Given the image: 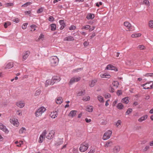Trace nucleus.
I'll use <instances>...</instances> for the list:
<instances>
[{"label": "nucleus", "instance_id": "nucleus-1", "mask_svg": "<svg viewBox=\"0 0 153 153\" xmlns=\"http://www.w3.org/2000/svg\"><path fill=\"white\" fill-rule=\"evenodd\" d=\"M46 108L43 106H42L38 108L35 113V116L36 117L41 116L42 114L46 111Z\"/></svg>", "mask_w": 153, "mask_h": 153}, {"label": "nucleus", "instance_id": "nucleus-2", "mask_svg": "<svg viewBox=\"0 0 153 153\" xmlns=\"http://www.w3.org/2000/svg\"><path fill=\"white\" fill-rule=\"evenodd\" d=\"M89 144L87 142H83L80 146L79 150L81 152H85L88 148Z\"/></svg>", "mask_w": 153, "mask_h": 153}, {"label": "nucleus", "instance_id": "nucleus-3", "mask_svg": "<svg viewBox=\"0 0 153 153\" xmlns=\"http://www.w3.org/2000/svg\"><path fill=\"white\" fill-rule=\"evenodd\" d=\"M50 60L51 65L53 66L58 65L59 61L57 57L54 56H52Z\"/></svg>", "mask_w": 153, "mask_h": 153}, {"label": "nucleus", "instance_id": "nucleus-4", "mask_svg": "<svg viewBox=\"0 0 153 153\" xmlns=\"http://www.w3.org/2000/svg\"><path fill=\"white\" fill-rule=\"evenodd\" d=\"M112 131L110 130H108L104 134L103 137L102 139L104 140H106L109 139L111 134H112Z\"/></svg>", "mask_w": 153, "mask_h": 153}, {"label": "nucleus", "instance_id": "nucleus-5", "mask_svg": "<svg viewBox=\"0 0 153 153\" xmlns=\"http://www.w3.org/2000/svg\"><path fill=\"white\" fill-rule=\"evenodd\" d=\"M10 123L16 127H18L19 125V123L18 119L15 118H11L10 120Z\"/></svg>", "mask_w": 153, "mask_h": 153}, {"label": "nucleus", "instance_id": "nucleus-6", "mask_svg": "<svg viewBox=\"0 0 153 153\" xmlns=\"http://www.w3.org/2000/svg\"><path fill=\"white\" fill-rule=\"evenodd\" d=\"M153 82H149L141 85V86L143 87V88L144 89L152 88L153 87Z\"/></svg>", "mask_w": 153, "mask_h": 153}, {"label": "nucleus", "instance_id": "nucleus-7", "mask_svg": "<svg viewBox=\"0 0 153 153\" xmlns=\"http://www.w3.org/2000/svg\"><path fill=\"white\" fill-rule=\"evenodd\" d=\"M47 133V131L45 130L42 131V134L40 135L39 138V143H42L43 142V141L45 139Z\"/></svg>", "mask_w": 153, "mask_h": 153}, {"label": "nucleus", "instance_id": "nucleus-8", "mask_svg": "<svg viewBox=\"0 0 153 153\" xmlns=\"http://www.w3.org/2000/svg\"><path fill=\"white\" fill-rule=\"evenodd\" d=\"M81 79L79 77H75L72 78L70 80L69 83L72 84L75 82L79 81Z\"/></svg>", "mask_w": 153, "mask_h": 153}, {"label": "nucleus", "instance_id": "nucleus-9", "mask_svg": "<svg viewBox=\"0 0 153 153\" xmlns=\"http://www.w3.org/2000/svg\"><path fill=\"white\" fill-rule=\"evenodd\" d=\"M55 133V132L54 131L51 130L50 131L47 136L46 138L49 140L52 139L54 137Z\"/></svg>", "mask_w": 153, "mask_h": 153}, {"label": "nucleus", "instance_id": "nucleus-10", "mask_svg": "<svg viewBox=\"0 0 153 153\" xmlns=\"http://www.w3.org/2000/svg\"><path fill=\"white\" fill-rule=\"evenodd\" d=\"M124 25L127 28V31H131V24L128 22H125L124 23Z\"/></svg>", "mask_w": 153, "mask_h": 153}, {"label": "nucleus", "instance_id": "nucleus-11", "mask_svg": "<svg viewBox=\"0 0 153 153\" xmlns=\"http://www.w3.org/2000/svg\"><path fill=\"white\" fill-rule=\"evenodd\" d=\"M51 80L54 84L55 83L59 82L61 80V79L59 76H53Z\"/></svg>", "mask_w": 153, "mask_h": 153}, {"label": "nucleus", "instance_id": "nucleus-12", "mask_svg": "<svg viewBox=\"0 0 153 153\" xmlns=\"http://www.w3.org/2000/svg\"><path fill=\"white\" fill-rule=\"evenodd\" d=\"M16 105L17 107L22 108L25 106V103L23 101H19L16 102Z\"/></svg>", "mask_w": 153, "mask_h": 153}, {"label": "nucleus", "instance_id": "nucleus-13", "mask_svg": "<svg viewBox=\"0 0 153 153\" xmlns=\"http://www.w3.org/2000/svg\"><path fill=\"white\" fill-rule=\"evenodd\" d=\"M0 129L6 133H8L9 132V131L6 126L1 123H0Z\"/></svg>", "mask_w": 153, "mask_h": 153}, {"label": "nucleus", "instance_id": "nucleus-14", "mask_svg": "<svg viewBox=\"0 0 153 153\" xmlns=\"http://www.w3.org/2000/svg\"><path fill=\"white\" fill-rule=\"evenodd\" d=\"M106 69L107 70H114L116 71H118L117 68L111 65H108L106 68Z\"/></svg>", "mask_w": 153, "mask_h": 153}, {"label": "nucleus", "instance_id": "nucleus-15", "mask_svg": "<svg viewBox=\"0 0 153 153\" xmlns=\"http://www.w3.org/2000/svg\"><path fill=\"white\" fill-rule=\"evenodd\" d=\"M58 115V113L56 111H53L51 112L50 114V116L53 119H54Z\"/></svg>", "mask_w": 153, "mask_h": 153}, {"label": "nucleus", "instance_id": "nucleus-16", "mask_svg": "<svg viewBox=\"0 0 153 153\" xmlns=\"http://www.w3.org/2000/svg\"><path fill=\"white\" fill-rule=\"evenodd\" d=\"M30 53V52L29 51H25L24 53L23 56V60H26L28 57Z\"/></svg>", "mask_w": 153, "mask_h": 153}, {"label": "nucleus", "instance_id": "nucleus-17", "mask_svg": "<svg viewBox=\"0 0 153 153\" xmlns=\"http://www.w3.org/2000/svg\"><path fill=\"white\" fill-rule=\"evenodd\" d=\"M77 112V111L76 110H72L68 114V116L71 117H75Z\"/></svg>", "mask_w": 153, "mask_h": 153}, {"label": "nucleus", "instance_id": "nucleus-18", "mask_svg": "<svg viewBox=\"0 0 153 153\" xmlns=\"http://www.w3.org/2000/svg\"><path fill=\"white\" fill-rule=\"evenodd\" d=\"M63 142V139L58 138L56 141L55 145L56 146H58L62 144Z\"/></svg>", "mask_w": 153, "mask_h": 153}, {"label": "nucleus", "instance_id": "nucleus-19", "mask_svg": "<svg viewBox=\"0 0 153 153\" xmlns=\"http://www.w3.org/2000/svg\"><path fill=\"white\" fill-rule=\"evenodd\" d=\"M148 118V115H145L140 118L138 121L139 122H141L145 120Z\"/></svg>", "mask_w": 153, "mask_h": 153}, {"label": "nucleus", "instance_id": "nucleus-20", "mask_svg": "<svg viewBox=\"0 0 153 153\" xmlns=\"http://www.w3.org/2000/svg\"><path fill=\"white\" fill-rule=\"evenodd\" d=\"M100 76L102 78H109L110 77V75L107 73H105L104 74H101L100 75Z\"/></svg>", "mask_w": 153, "mask_h": 153}, {"label": "nucleus", "instance_id": "nucleus-21", "mask_svg": "<svg viewBox=\"0 0 153 153\" xmlns=\"http://www.w3.org/2000/svg\"><path fill=\"white\" fill-rule=\"evenodd\" d=\"M63 99L62 97H59L56 99V103L58 104H60L62 102Z\"/></svg>", "mask_w": 153, "mask_h": 153}, {"label": "nucleus", "instance_id": "nucleus-22", "mask_svg": "<svg viewBox=\"0 0 153 153\" xmlns=\"http://www.w3.org/2000/svg\"><path fill=\"white\" fill-rule=\"evenodd\" d=\"M97 99L99 101L100 103H103L104 102L103 97L99 95L97 96Z\"/></svg>", "mask_w": 153, "mask_h": 153}, {"label": "nucleus", "instance_id": "nucleus-23", "mask_svg": "<svg viewBox=\"0 0 153 153\" xmlns=\"http://www.w3.org/2000/svg\"><path fill=\"white\" fill-rule=\"evenodd\" d=\"M97 82L96 80H92L89 82V85L90 87H92L95 85L96 82Z\"/></svg>", "mask_w": 153, "mask_h": 153}, {"label": "nucleus", "instance_id": "nucleus-24", "mask_svg": "<svg viewBox=\"0 0 153 153\" xmlns=\"http://www.w3.org/2000/svg\"><path fill=\"white\" fill-rule=\"evenodd\" d=\"M13 66V62H9L8 63L5 67V69H10Z\"/></svg>", "mask_w": 153, "mask_h": 153}, {"label": "nucleus", "instance_id": "nucleus-25", "mask_svg": "<svg viewBox=\"0 0 153 153\" xmlns=\"http://www.w3.org/2000/svg\"><path fill=\"white\" fill-rule=\"evenodd\" d=\"M74 37L72 36H69L65 37L64 39V41H71L74 40Z\"/></svg>", "mask_w": 153, "mask_h": 153}, {"label": "nucleus", "instance_id": "nucleus-26", "mask_svg": "<svg viewBox=\"0 0 153 153\" xmlns=\"http://www.w3.org/2000/svg\"><path fill=\"white\" fill-rule=\"evenodd\" d=\"M59 23L61 25V27L60 28V30H62L64 27L65 24L64 22V21L63 20H60L59 21Z\"/></svg>", "mask_w": 153, "mask_h": 153}, {"label": "nucleus", "instance_id": "nucleus-27", "mask_svg": "<svg viewBox=\"0 0 153 153\" xmlns=\"http://www.w3.org/2000/svg\"><path fill=\"white\" fill-rule=\"evenodd\" d=\"M141 34L140 33H135L131 35V36L132 38H135L140 37Z\"/></svg>", "mask_w": 153, "mask_h": 153}, {"label": "nucleus", "instance_id": "nucleus-28", "mask_svg": "<svg viewBox=\"0 0 153 153\" xmlns=\"http://www.w3.org/2000/svg\"><path fill=\"white\" fill-rule=\"evenodd\" d=\"M15 144H16V146L18 147H20L23 144V142L22 141H16L15 142Z\"/></svg>", "mask_w": 153, "mask_h": 153}, {"label": "nucleus", "instance_id": "nucleus-29", "mask_svg": "<svg viewBox=\"0 0 153 153\" xmlns=\"http://www.w3.org/2000/svg\"><path fill=\"white\" fill-rule=\"evenodd\" d=\"M120 150V147L119 146H116L113 149V151L114 153L118 152Z\"/></svg>", "mask_w": 153, "mask_h": 153}, {"label": "nucleus", "instance_id": "nucleus-30", "mask_svg": "<svg viewBox=\"0 0 153 153\" xmlns=\"http://www.w3.org/2000/svg\"><path fill=\"white\" fill-rule=\"evenodd\" d=\"M94 17V14L89 13L88 14L86 17V18L88 19H92Z\"/></svg>", "mask_w": 153, "mask_h": 153}, {"label": "nucleus", "instance_id": "nucleus-31", "mask_svg": "<svg viewBox=\"0 0 153 153\" xmlns=\"http://www.w3.org/2000/svg\"><path fill=\"white\" fill-rule=\"evenodd\" d=\"M53 83L52 82L51 80H47L45 82V86H47L48 85H53Z\"/></svg>", "mask_w": 153, "mask_h": 153}, {"label": "nucleus", "instance_id": "nucleus-32", "mask_svg": "<svg viewBox=\"0 0 153 153\" xmlns=\"http://www.w3.org/2000/svg\"><path fill=\"white\" fill-rule=\"evenodd\" d=\"M26 131V129L24 127L21 128L19 131V133L20 134L25 133Z\"/></svg>", "mask_w": 153, "mask_h": 153}, {"label": "nucleus", "instance_id": "nucleus-33", "mask_svg": "<svg viewBox=\"0 0 153 153\" xmlns=\"http://www.w3.org/2000/svg\"><path fill=\"white\" fill-rule=\"evenodd\" d=\"M117 108L119 109H122L124 108V105L121 103H118L117 105Z\"/></svg>", "mask_w": 153, "mask_h": 153}, {"label": "nucleus", "instance_id": "nucleus-34", "mask_svg": "<svg viewBox=\"0 0 153 153\" xmlns=\"http://www.w3.org/2000/svg\"><path fill=\"white\" fill-rule=\"evenodd\" d=\"M122 102L126 104H128L129 102V100L128 97H126L122 99Z\"/></svg>", "mask_w": 153, "mask_h": 153}, {"label": "nucleus", "instance_id": "nucleus-35", "mask_svg": "<svg viewBox=\"0 0 153 153\" xmlns=\"http://www.w3.org/2000/svg\"><path fill=\"white\" fill-rule=\"evenodd\" d=\"M112 142L111 141H108L104 145V147L106 148L112 145Z\"/></svg>", "mask_w": 153, "mask_h": 153}, {"label": "nucleus", "instance_id": "nucleus-36", "mask_svg": "<svg viewBox=\"0 0 153 153\" xmlns=\"http://www.w3.org/2000/svg\"><path fill=\"white\" fill-rule=\"evenodd\" d=\"M122 122L121 120H118L116 123L115 126L117 127H119L121 125Z\"/></svg>", "mask_w": 153, "mask_h": 153}, {"label": "nucleus", "instance_id": "nucleus-37", "mask_svg": "<svg viewBox=\"0 0 153 153\" xmlns=\"http://www.w3.org/2000/svg\"><path fill=\"white\" fill-rule=\"evenodd\" d=\"M51 30L52 31H54L56 29V25L54 24H52L50 25Z\"/></svg>", "mask_w": 153, "mask_h": 153}, {"label": "nucleus", "instance_id": "nucleus-38", "mask_svg": "<svg viewBox=\"0 0 153 153\" xmlns=\"http://www.w3.org/2000/svg\"><path fill=\"white\" fill-rule=\"evenodd\" d=\"M150 28H153V20H151L149 22L148 24Z\"/></svg>", "mask_w": 153, "mask_h": 153}, {"label": "nucleus", "instance_id": "nucleus-39", "mask_svg": "<svg viewBox=\"0 0 153 153\" xmlns=\"http://www.w3.org/2000/svg\"><path fill=\"white\" fill-rule=\"evenodd\" d=\"M41 92V91L40 89L37 90L34 94V96L36 97L39 95Z\"/></svg>", "mask_w": 153, "mask_h": 153}, {"label": "nucleus", "instance_id": "nucleus-40", "mask_svg": "<svg viewBox=\"0 0 153 153\" xmlns=\"http://www.w3.org/2000/svg\"><path fill=\"white\" fill-rule=\"evenodd\" d=\"M113 85L116 88H117L119 85V83L117 81H114L112 82Z\"/></svg>", "mask_w": 153, "mask_h": 153}, {"label": "nucleus", "instance_id": "nucleus-41", "mask_svg": "<svg viewBox=\"0 0 153 153\" xmlns=\"http://www.w3.org/2000/svg\"><path fill=\"white\" fill-rule=\"evenodd\" d=\"M91 27V26L89 25H86L82 27L81 29L82 30H89V28Z\"/></svg>", "mask_w": 153, "mask_h": 153}, {"label": "nucleus", "instance_id": "nucleus-42", "mask_svg": "<svg viewBox=\"0 0 153 153\" xmlns=\"http://www.w3.org/2000/svg\"><path fill=\"white\" fill-rule=\"evenodd\" d=\"M16 114L19 116H21L22 115V111L21 110H18L16 111Z\"/></svg>", "mask_w": 153, "mask_h": 153}, {"label": "nucleus", "instance_id": "nucleus-43", "mask_svg": "<svg viewBox=\"0 0 153 153\" xmlns=\"http://www.w3.org/2000/svg\"><path fill=\"white\" fill-rule=\"evenodd\" d=\"M93 110V108L92 106H88L86 108V110L89 112H91Z\"/></svg>", "mask_w": 153, "mask_h": 153}, {"label": "nucleus", "instance_id": "nucleus-44", "mask_svg": "<svg viewBox=\"0 0 153 153\" xmlns=\"http://www.w3.org/2000/svg\"><path fill=\"white\" fill-rule=\"evenodd\" d=\"M90 99V97L89 96H86L83 97L82 100L85 101H89Z\"/></svg>", "mask_w": 153, "mask_h": 153}, {"label": "nucleus", "instance_id": "nucleus-45", "mask_svg": "<svg viewBox=\"0 0 153 153\" xmlns=\"http://www.w3.org/2000/svg\"><path fill=\"white\" fill-rule=\"evenodd\" d=\"M30 27L31 28V31H34L36 30V26L35 25H31Z\"/></svg>", "mask_w": 153, "mask_h": 153}, {"label": "nucleus", "instance_id": "nucleus-46", "mask_svg": "<svg viewBox=\"0 0 153 153\" xmlns=\"http://www.w3.org/2000/svg\"><path fill=\"white\" fill-rule=\"evenodd\" d=\"M85 94V92L84 90L83 91H81L78 92L77 93V95L78 96H80L83 94Z\"/></svg>", "mask_w": 153, "mask_h": 153}, {"label": "nucleus", "instance_id": "nucleus-47", "mask_svg": "<svg viewBox=\"0 0 153 153\" xmlns=\"http://www.w3.org/2000/svg\"><path fill=\"white\" fill-rule=\"evenodd\" d=\"M11 25V23L10 22H7L4 23V26L5 28H7V27Z\"/></svg>", "mask_w": 153, "mask_h": 153}, {"label": "nucleus", "instance_id": "nucleus-48", "mask_svg": "<svg viewBox=\"0 0 153 153\" xmlns=\"http://www.w3.org/2000/svg\"><path fill=\"white\" fill-rule=\"evenodd\" d=\"M5 7H7L10 6H12L13 5V4L11 3H6L5 4Z\"/></svg>", "mask_w": 153, "mask_h": 153}, {"label": "nucleus", "instance_id": "nucleus-49", "mask_svg": "<svg viewBox=\"0 0 153 153\" xmlns=\"http://www.w3.org/2000/svg\"><path fill=\"white\" fill-rule=\"evenodd\" d=\"M143 4H146L147 6H149V2L147 0H145L143 1Z\"/></svg>", "mask_w": 153, "mask_h": 153}, {"label": "nucleus", "instance_id": "nucleus-50", "mask_svg": "<svg viewBox=\"0 0 153 153\" xmlns=\"http://www.w3.org/2000/svg\"><path fill=\"white\" fill-rule=\"evenodd\" d=\"M138 48L141 50H143L145 49V47L143 45H140L138 46Z\"/></svg>", "mask_w": 153, "mask_h": 153}, {"label": "nucleus", "instance_id": "nucleus-51", "mask_svg": "<svg viewBox=\"0 0 153 153\" xmlns=\"http://www.w3.org/2000/svg\"><path fill=\"white\" fill-rule=\"evenodd\" d=\"M28 24L27 23H24L22 26V28L24 30L26 29Z\"/></svg>", "mask_w": 153, "mask_h": 153}, {"label": "nucleus", "instance_id": "nucleus-52", "mask_svg": "<svg viewBox=\"0 0 153 153\" xmlns=\"http://www.w3.org/2000/svg\"><path fill=\"white\" fill-rule=\"evenodd\" d=\"M132 111V110L131 108H129L126 111V114H130Z\"/></svg>", "mask_w": 153, "mask_h": 153}, {"label": "nucleus", "instance_id": "nucleus-53", "mask_svg": "<svg viewBox=\"0 0 153 153\" xmlns=\"http://www.w3.org/2000/svg\"><path fill=\"white\" fill-rule=\"evenodd\" d=\"M150 147L149 146H146L145 148L143 149V152H146L148 150H149V149Z\"/></svg>", "mask_w": 153, "mask_h": 153}, {"label": "nucleus", "instance_id": "nucleus-54", "mask_svg": "<svg viewBox=\"0 0 153 153\" xmlns=\"http://www.w3.org/2000/svg\"><path fill=\"white\" fill-rule=\"evenodd\" d=\"M78 152V150L77 149L73 148L72 150L73 153H77Z\"/></svg>", "mask_w": 153, "mask_h": 153}, {"label": "nucleus", "instance_id": "nucleus-55", "mask_svg": "<svg viewBox=\"0 0 153 153\" xmlns=\"http://www.w3.org/2000/svg\"><path fill=\"white\" fill-rule=\"evenodd\" d=\"M12 21L13 22H15L16 23H18L19 22V20L18 18H13L12 20Z\"/></svg>", "mask_w": 153, "mask_h": 153}, {"label": "nucleus", "instance_id": "nucleus-56", "mask_svg": "<svg viewBox=\"0 0 153 153\" xmlns=\"http://www.w3.org/2000/svg\"><path fill=\"white\" fill-rule=\"evenodd\" d=\"M43 11V8L41 7L37 11V13H42Z\"/></svg>", "mask_w": 153, "mask_h": 153}, {"label": "nucleus", "instance_id": "nucleus-57", "mask_svg": "<svg viewBox=\"0 0 153 153\" xmlns=\"http://www.w3.org/2000/svg\"><path fill=\"white\" fill-rule=\"evenodd\" d=\"M96 35V34L95 32H93L92 34L90 36V39H92Z\"/></svg>", "mask_w": 153, "mask_h": 153}, {"label": "nucleus", "instance_id": "nucleus-58", "mask_svg": "<svg viewBox=\"0 0 153 153\" xmlns=\"http://www.w3.org/2000/svg\"><path fill=\"white\" fill-rule=\"evenodd\" d=\"M76 27L75 26L72 25V26H71V27H70L69 28V29L71 30H74L75 29Z\"/></svg>", "mask_w": 153, "mask_h": 153}, {"label": "nucleus", "instance_id": "nucleus-59", "mask_svg": "<svg viewBox=\"0 0 153 153\" xmlns=\"http://www.w3.org/2000/svg\"><path fill=\"white\" fill-rule=\"evenodd\" d=\"M85 121L87 123H91L92 120L91 119H88L87 118H86L85 119Z\"/></svg>", "mask_w": 153, "mask_h": 153}, {"label": "nucleus", "instance_id": "nucleus-60", "mask_svg": "<svg viewBox=\"0 0 153 153\" xmlns=\"http://www.w3.org/2000/svg\"><path fill=\"white\" fill-rule=\"evenodd\" d=\"M89 44V42L87 41H86L83 43V45L85 47H86Z\"/></svg>", "mask_w": 153, "mask_h": 153}, {"label": "nucleus", "instance_id": "nucleus-61", "mask_svg": "<svg viewBox=\"0 0 153 153\" xmlns=\"http://www.w3.org/2000/svg\"><path fill=\"white\" fill-rule=\"evenodd\" d=\"M111 95L108 93H107L105 95V98H107L110 97Z\"/></svg>", "mask_w": 153, "mask_h": 153}, {"label": "nucleus", "instance_id": "nucleus-62", "mask_svg": "<svg viewBox=\"0 0 153 153\" xmlns=\"http://www.w3.org/2000/svg\"><path fill=\"white\" fill-rule=\"evenodd\" d=\"M102 3L101 2H97L96 3V6L98 7H99L100 5H102Z\"/></svg>", "mask_w": 153, "mask_h": 153}, {"label": "nucleus", "instance_id": "nucleus-63", "mask_svg": "<svg viewBox=\"0 0 153 153\" xmlns=\"http://www.w3.org/2000/svg\"><path fill=\"white\" fill-rule=\"evenodd\" d=\"M117 100H115L114 101L112 104V106H114L116 105V104L117 103Z\"/></svg>", "mask_w": 153, "mask_h": 153}, {"label": "nucleus", "instance_id": "nucleus-64", "mask_svg": "<svg viewBox=\"0 0 153 153\" xmlns=\"http://www.w3.org/2000/svg\"><path fill=\"white\" fill-rule=\"evenodd\" d=\"M48 20L50 21H53L54 20V18L53 16H50Z\"/></svg>", "mask_w": 153, "mask_h": 153}]
</instances>
